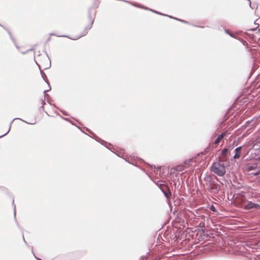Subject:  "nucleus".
<instances>
[{
    "instance_id": "aec40b11",
    "label": "nucleus",
    "mask_w": 260,
    "mask_h": 260,
    "mask_svg": "<svg viewBox=\"0 0 260 260\" xmlns=\"http://www.w3.org/2000/svg\"><path fill=\"white\" fill-rule=\"evenodd\" d=\"M211 178L213 179V180H214L215 183H217V182L219 181L218 178L216 176H211Z\"/></svg>"
},
{
    "instance_id": "4c0bfd02",
    "label": "nucleus",
    "mask_w": 260,
    "mask_h": 260,
    "mask_svg": "<svg viewBox=\"0 0 260 260\" xmlns=\"http://www.w3.org/2000/svg\"><path fill=\"white\" fill-rule=\"evenodd\" d=\"M95 138L94 137H92V139H94L96 141L99 142V140H100V138H99V137H96L95 136H94Z\"/></svg>"
},
{
    "instance_id": "412c9836",
    "label": "nucleus",
    "mask_w": 260,
    "mask_h": 260,
    "mask_svg": "<svg viewBox=\"0 0 260 260\" xmlns=\"http://www.w3.org/2000/svg\"><path fill=\"white\" fill-rule=\"evenodd\" d=\"M46 54L47 55V57H48V59L49 60V65L48 67L45 68L44 70H46V69H49L51 67V60L49 59V57L48 55L47 52H46Z\"/></svg>"
},
{
    "instance_id": "473e14b6",
    "label": "nucleus",
    "mask_w": 260,
    "mask_h": 260,
    "mask_svg": "<svg viewBox=\"0 0 260 260\" xmlns=\"http://www.w3.org/2000/svg\"><path fill=\"white\" fill-rule=\"evenodd\" d=\"M141 8L143 9L144 10H149V9H150V8H149L148 7H145L144 6H141Z\"/></svg>"
},
{
    "instance_id": "37998d69",
    "label": "nucleus",
    "mask_w": 260,
    "mask_h": 260,
    "mask_svg": "<svg viewBox=\"0 0 260 260\" xmlns=\"http://www.w3.org/2000/svg\"><path fill=\"white\" fill-rule=\"evenodd\" d=\"M140 260H148L146 257H141Z\"/></svg>"
},
{
    "instance_id": "2eb2a0df",
    "label": "nucleus",
    "mask_w": 260,
    "mask_h": 260,
    "mask_svg": "<svg viewBox=\"0 0 260 260\" xmlns=\"http://www.w3.org/2000/svg\"><path fill=\"white\" fill-rule=\"evenodd\" d=\"M224 31L225 34L229 35L231 37L238 39V38H236L232 32L229 31L225 28H224Z\"/></svg>"
},
{
    "instance_id": "de8ad7c7",
    "label": "nucleus",
    "mask_w": 260,
    "mask_h": 260,
    "mask_svg": "<svg viewBox=\"0 0 260 260\" xmlns=\"http://www.w3.org/2000/svg\"><path fill=\"white\" fill-rule=\"evenodd\" d=\"M40 109L44 110V106L42 105L41 106V107L40 108Z\"/></svg>"
},
{
    "instance_id": "49530a36",
    "label": "nucleus",
    "mask_w": 260,
    "mask_h": 260,
    "mask_svg": "<svg viewBox=\"0 0 260 260\" xmlns=\"http://www.w3.org/2000/svg\"><path fill=\"white\" fill-rule=\"evenodd\" d=\"M252 120L247 121L246 122V124H248L250 123L252 121Z\"/></svg>"
},
{
    "instance_id": "f257e3e1",
    "label": "nucleus",
    "mask_w": 260,
    "mask_h": 260,
    "mask_svg": "<svg viewBox=\"0 0 260 260\" xmlns=\"http://www.w3.org/2000/svg\"><path fill=\"white\" fill-rule=\"evenodd\" d=\"M206 182L207 189L213 194H217L221 189L220 185L218 183H215L214 180L211 178V175H207L204 178Z\"/></svg>"
},
{
    "instance_id": "052dcab7",
    "label": "nucleus",
    "mask_w": 260,
    "mask_h": 260,
    "mask_svg": "<svg viewBox=\"0 0 260 260\" xmlns=\"http://www.w3.org/2000/svg\"><path fill=\"white\" fill-rule=\"evenodd\" d=\"M140 160L141 161H143V160L142 159V158H140Z\"/></svg>"
},
{
    "instance_id": "9d476101",
    "label": "nucleus",
    "mask_w": 260,
    "mask_h": 260,
    "mask_svg": "<svg viewBox=\"0 0 260 260\" xmlns=\"http://www.w3.org/2000/svg\"><path fill=\"white\" fill-rule=\"evenodd\" d=\"M0 26H1L2 27H3L5 29H6V30L8 31V34L9 35V36H10V37L11 39V40H12V41L14 43V44H15V45L16 47L17 48H19V47H18V46L16 44L15 39L14 38V37L12 36V33L11 32V31H10L9 29H8L6 28H5L3 25H2L1 23H0Z\"/></svg>"
},
{
    "instance_id": "680f3d73",
    "label": "nucleus",
    "mask_w": 260,
    "mask_h": 260,
    "mask_svg": "<svg viewBox=\"0 0 260 260\" xmlns=\"http://www.w3.org/2000/svg\"><path fill=\"white\" fill-rule=\"evenodd\" d=\"M75 121H77L78 122V123H80L77 120V119H75Z\"/></svg>"
},
{
    "instance_id": "09e8293b",
    "label": "nucleus",
    "mask_w": 260,
    "mask_h": 260,
    "mask_svg": "<svg viewBox=\"0 0 260 260\" xmlns=\"http://www.w3.org/2000/svg\"><path fill=\"white\" fill-rule=\"evenodd\" d=\"M196 27H200V28H204V26H199V25H194Z\"/></svg>"
},
{
    "instance_id": "ddd939ff",
    "label": "nucleus",
    "mask_w": 260,
    "mask_h": 260,
    "mask_svg": "<svg viewBox=\"0 0 260 260\" xmlns=\"http://www.w3.org/2000/svg\"><path fill=\"white\" fill-rule=\"evenodd\" d=\"M12 205L14 206V218H15V222H16V223L17 225L18 226V227L20 228V225H19L18 221L16 219V206L14 205V200H13Z\"/></svg>"
},
{
    "instance_id": "f8f14e48",
    "label": "nucleus",
    "mask_w": 260,
    "mask_h": 260,
    "mask_svg": "<svg viewBox=\"0 0 260 260\" xmlns=\"http://www.w3.org/2000/svg\"><path fill=\"white\" fill-rule=\"evenodd\" d=\"M221 154L225 156H228L230 154L229 148H224L221 151Z\"/></svg>"
},
{
    "instance_id": "cd10ccee",
    "label": "nucleus",
    "mask_w": 260,
    "mask_h": 260,
    "mask_svg": "<svg viewBox=\"0 0 260 260\" xmlns=\"http://www.w3.org/2000/svg\"><path fill=\"white\" fill-rule=\"evenodd\" d=\"M44 93V98H47V99H51L50 95L46 93Z\"/></svg>"
},
{
    "instance_id": "5701e85b",
    "label": "nucleus",
    "mask_w": 260,
    "mask_h": 260,
    "mask_svg": "<svg viewBox=\"0 0 260 260\" xmlns=\"http://www.w3.org/2000/svg\"><path fill=\"white\" fill-rule=\"evenodd\" d=\"M34 48L32 47L30 49H28L26 51H25V52H22V54H26V53H28L29 51H34Z\"/></svg>"
},
{
    "instance_id": "13d9d810",
    "label": "nucleus",
    "mask_w": 260,
    "mask_h": 260,
    "mask_svg": "<svg viewBox=\"0 0 260 260\" xmlns=\"http://www.w3.org/2000/svg\"><path fill=\"white\" fill-rule=\"evenodd\" d=\"M149 11H151V12H153V11H154V10H152V9H149Z\"/></svg>"
},
{
    "instance_id": "864d4df0",
    "label": "nucleus",
    "mask_w": 260,
    "mask_h": 260,
    "mask_svg": "<svg viewBox=\"0 0 260 260\" xmlns=\"http://www.w3.org/2000/svg\"><path fill=\"white\" fill-rule=\"evenodd\" d=\"M148 165L149 166L150 168L151 169H152V168H153V166H152V165H151L148 164Z\"/></svg>"
},
{
    "instance_id": "6e6552de",
    "label": "nucleus",
    "mask_w": 260,
    "mask_h": 260,
    "mask_svg": "<svg viewBox=\"0 0 260 260\" xmlns=\"http://www.w3.org/2000/svg\"><path fill=\"white\" fill-rule=\"evenodd\" d=\"M225 134V132H222L219 134L214 142V144L215 145H218L220 141L223 138Z\"/></svg>"
},
{
    "instance_id": "b1692460",
    "label": "nucleus",
    "mask_w": 260,
    "mask_h": 260,
    "mask_svg": "<svg viewBox=\"0 0 260 260\" xmlns=\"http://www.w3.org/2000/svg\"><path fill=\"white\" fill-rule=\"evenodd\" d=\"M47 84H48V85L49 89H47V90H44V93H46V92H48V91H50V90L51 89V86H50V84H49V82L47 83Z\"/></svg>"
},
{
    "instance_id": "3c124183",
    "label": "nucleus",
    "mask_w": 260,
    "mask_h": 260,
    "mask_svg": "<svg viewBox=\"0 0 260 260\" xmlns=\"http://www.w3.org/2000/svg\"><path fill=\"white\" fill-rule=\"evenodd\" d=\"M182 169L181 167H178V171H182Z\"/></svg>"
},
{
    "instance_id": "9b49d317",
    "label": "nucleus",
    "mask_w": 260,
    "mask_h": 260,
    "mask_svg": "<svg viewBox=\"0 0 260 260\" xmlns=\"http://www.w3.org/2000/svg\"><path fill=\"white\" fill-rule=\"evenodd\" d=\"M257 164H253L252 165H249L247 167V170L248 171H251L254 170L257 168Z\"/></svg>"
},
{
    "instance_id": "bf43d9fd",
    "label": "nucleus",
    "mask_w": 260,
    "mask_h": 260,
    "mask_svg": "<svg viewBox=\"0 0 260 260\" xmlns=\"http://www.w3.org/2000/svg\"><path fill=\"white\" fill-rule=\"evenodd\" d=\"M256 28H252V29H250V30H252V31H253Z\"/></svg>"
},
{
    "instance_id": "1a4fd4ad",
    "label": "nucleus",
    "mask_w": 260,
    "mask_h": 260,
    "mask_svg": "<svg viewBox=\"0 0 260 260\" xmlns=\"http://www.w3.org/2000/svg\"><path fill=\"white\" fill-rule=\"evenodd\" d=\"M242 148V146L237 147L235 150V155L233 156L234 159H238L240 157V150Z\"/></svg>"
},
{
    "instance_id": "4d7b16f0",
    "label": "nucleus",
    "mask_w": 260,
    "mask_h": 260,
    "mask_svg": "<svg viewBox=\"0 0 260 260\" xmlns=\"http://www.w3.org/2000/svg\"><path fill=\"white\" fill-rule=\"evenodd\" d=\"M50 100H51V99H47V102H48L49 103H50Z\"/></svg>"
},
{
    "instance_id": "e2e57ef3",
    "label": "nucleus",
    "mask_w": 260,
    "mask_h": 260,
    "mask_svg": "<svg viewBox=\"0 0 260 260\" xmlns=\"http://www.w3.org/2000/svg\"><path fill=\"white\" fill-rule=\"evenodd\" d=\"M133 165H134V166H136V165H135L133 163H131Z\"/></svg>"
},
{
    "instance_id": "393cba45",
    "label": "nucleus",
    "mask_w": 260,
    "mask_h": 260,
    "mask_svg": "<svg viewBox=\"0 0 260 260\" xmlns=\"http://www.w3.org/2000/svg\"><path fill=\"white\" fill-rule=\"evenodd\" d=\"M160 170V167L158 166L157 168L154 167V172H157L158 170Z\"/></svg>"
},
{
    "instance_id": "603ef678",
    "label": "nucleus",
    "mask_w": 260,
    "mask_h": 260,
    "mask_svg": "<svg viewBox=\"0 0 260 260\" xmlns=\"http://www.w3.org/2000/svg\"><path fill=\"white\" fill-rule=\"evenodd\" d=\"M203 225H204V223H202V222H201V223L199 224V226H201H201H203Z\"/></svg>"
},
{
    "instance_id": "4468645a",
    "label": "nucleus",
    "mask_w": 260,
    "mask_h": 260,
    "mask_svg": "<svg viewBox=\"0 0 260 260\" xmlns=\"http://www.w3.org/2000/svg\"><path fill=\"white\" fill-rule=\"evenodd\" d=\"M40 74H41V75L42 78L45 81V82L46 83H48L49 81H48V80L47 79V76L46 75L45 73H44L42 70H41L40 71Z\"/></svg>"
},
{
    "instance_id": "c756f323",
    "label": "nucleus",
    "mask_w": 260,
    "mask_h": 260,
    "mask_svg": "<svg viewBox=\"0 0 260 260\" xmlns=\"http://www.w3.org/2000/svg\"><path fill=\"white\" fill-rule=\"evenodd\" d=\"M153 13H156L157 14L160 15H163V16L165 15L164 14H162V13H160L159 12H158V11H155V10H154V11H153Z\"/></svg>"
},
{
    "instance_id": "4be33fe9",
    "label": "nucleus",
    "mask_w": 260,
    "mask_h": 260,
    "mask_svg": "<svg viewBox=\"0 0 260 260\" xmlns=\"http://www.w3.org/2000/svg\"><path fill=\"white\" fill-rule=\"evenodd\" d=\"M56 108H57V109H58V110H59L60 112H61V113H62V114H63L64 115H65V116H68V113H67V112H66L65 111H63V110H61V109H59V108H57V107H56Z\"/></svg>"
},
{
    "instance_id": "dca6fc26",
    "label": "nucleus",
    "mask_w": 260,
    "mask_h": 260,
    "mask_svg": "<svg viewBox=\"0 0 260 260\" xmlns=\"http://www.w3.org/2000/svg\"><path fill=\"white\" fill-rule=\"evenodd\" d=\"M122 1L124 2H125V3H128V4H131V5H132L135 6V7H138V8H141V6H142V5H141L140 4H136H136H134V3H132L130 2H129V1H125V0H123Z\"/></svg>"
},
{
    "instance_id": "20e7f679",
    "label": "nucleus",
    "mask_w": 260,
    "mask_h": 260,
    "mask_svg": "<svg viewBox=\"0 0 260 260\" xmlns=\"http://www.w3.org/2000/svg\"><path fill=\"white\" fill-rule=\"evenodd\" d=\"M242 208L245 210H249L251 209H260V205L246 200L245 204L242 206Z\"/></svg>"
},
{
    "instance_id": "e433bc0d",
    "label": "nucleus",
    "mask_w": 260,
    "mask_h": 260,
    "mask_svg": "<svg viewBox=\"0 0 260 260\" xmlns=\"http://www.w3.org/2000/svg\"><path fill=\"white\" fill-rule=\"evenodd\" d=\"M164 16H167V17H169V18H172V19H174V18H175V17H173V16H171V15H166V14H165V15H164Z\"/></svg>"
},
{
    "instance_id": "7ed1b4c3",
    "label": "nucleus",
    "mask_w": 260,
    "mask_h": 260,
    "mask_svg": "<svg viewBox=\"0 0 260 260\" xmlns=\"http://www.w3.org/2000/svg\"><path fill=\"white\" fill-rule=\"evenodd\" d=\"M210 170L219 176H223L225 173V170L219 168L214 162L211 166Z\"/></svg>"
},
{
    "instance_id": "ea45409f",
    "label": "nucleus",
    "mask_w": 260,
    "mask_h": 260,
    "mask_svg": "<svg viewBox=\"0 0 260 260\" xmlns=\"http://www.w3.org/2000/svg\"><path fill=\"white\" fill-rule=\"evenodd\" d=\"M181 22L182 23H185V24H188V22L186 21V20H181Z\"/></svg>"
},
{
    "instance_id": "a19ab883",
    "label": "nucleus",
    "mask_w": 260,
    "mask_h": 260,
    "mask_svg": "<svg viewBox=\"0 0 260 260\" xmlns=\"http://www.w3.org/2000/svg\"><path fill=\"white\" fill-rule=\"evenodd\" d=\"M248 2H249V6L250 7V8H251L252 9H253L252 7H251V1L250 0H247Z\"/></svg>"
},
{
    "instance_id": "0eeeda50",
    "label": "nucleus",
    "mask_w": 260,
    "mask_h": 260,
    "mask_svg": "<svg viewBox=\"0 0 260 260\" xmlns=\"http://www.w3.org/2000/svg\"><path fill=\"white\" fill-rule=\"evenodd\" d=\"M16 119H20V120H22V121H23L24 122H25V123H27V124H35L36 123V121H35V122H26V121H24V120H22V119H20V118H14V119H13L11 121V122L9 123V129H8V131H7L5 134H3V135H2L0 136V138H2V137H4V136H5L6 135H7L9 133V132H10V129H11V125H12V124L13 122L15 120H16Z\"/></svg>"
},
{
    "instance_id": "39448f33",
    "label": "nucleus",
    "mask_w": 260,
    "mask_h": 260,
    "mask_svg": "<svg viewBox=\"0 0 260 260\" xmlns=\"http://www.w3.org/2000/svg\"><path fill=\"white\" fill-rule=\"evenodd\" d=\"M92 25H93V23H90L87 26L85 27L84 30L81 33V34L79 36L76 37L74 38H70V39L73 40H77L79 39V38H81L82 37H84V36H86L88 33V31L92 28Z\"/></svg>"
},
{
    "instance_id": "2f4dec72",
    "label": "nucleus",
    "mask_w": 260,
    "mask_h": 260,
    "mask_svg": "<svg viewBox=\"0 0 260 260\" xmlns=\"http://www.w3.org/2000/svg\"><path fill=\"white\" fill-rule=\"evenodd\" d=\"M253 174L254 175H258L260 174V169H258V170L256 172H255L254 173H253Z\"/></svg>"
},
{
    "instance_id": "423d86ee",
    "label": "nucleus",
    "mask_w": 260,
    "mask_h": 260,
    "mask_svg": "<svg viewBox=\"0 0 260 260\" xmlns=\"http://www.w3.org/2000/svg\"><path fill=\"white\" fill-rule=\"evenodd\" d=\"M96 11H93L92 8H90L88 11V18L90 23H93L95 17Z\"/></svg>"
},
{
    "instance_id": "a878e982",
    "label": "nucleus",
    "mask_w": 260,
    "mask_h": 260,
    "mask_svg": "<svg viewBox=\"0 0 260 260\" xmlns=\"http://www.w3.org/2000/svg\"><path fill=\"white\" fill-rule=\"evenodd\" d=\"M0 188L1 189L2 191H3L4 192H8V189L4 187L0 186Z\"/></svg>"
},
{
    "instance_id": "7c9ffc66",
    "label": "nucleus",
    "mask_w": 260,
    "mask_h": 260,
    "mask_svg": "<svg viewBox=\"0 0 260 260\" xmlns=\"http://www.w3.org/2000/svg\"><path fill=\"white\" fill-rule=\"evenodd\" d=\"M253 174L254 175H258L260 174V169H258V170L256 172H255L254 173H253Z\"/></svg>"
},
{
    "instance_id": "c85d7f7f",
    "label": "nucleus",
    "mask_w": 260,
    "mask_h": 260,
    "mask_svg": "<svg viewBox=\"0 0 260 260\" xmlns=\"http://www.w3.org/2000/svg\"><path fill=\"white\" fill-rule=\"evenodd\" d=\"M63 119H64L65 120H66V121H68L70 122L72 125H75V124H74V122H72V121H71L69 119L67 118H63Z\"/></svg>"
},
{
    "instance_id": "72a5a7b5",
    "label": "nucleus",
    "mask_w": 260,
    "mask_h": 260,
    "mask_svg": "<svg viewBox=\"0 0 260 260\" xmlns=\"http://www.w3.org/2000/svg\"><path fill=\"white\" fill-rule=\"evenodd\" d=\"M31 248L32 249V247H31ZM31 251H32V253H33V255H34L35 257L37 260H42V259H41V258H38V257L35 255V254H34V251H33V250H31Z\"/></svg>"
},
{
    "instance_id": "f03ea898",
    "label": "nucleus",
    "mask_w": 260,
    "mask_h": 260,
    "mask_svg": "<svg viewBox=\"0 0 260 260\" xmlns=\"http://www.w3.org/2000/svg\"><path fill=\"white\" fill-rule=\"evenodd\" d=\"M158 186L167 200H169L171 198L172 193L168 185L166 184H160Z\"/></svg>"
},
{
    "instance_id": "8fccbe9b",
    "label": "nucleus",
    "mask_w": 260,
    "mask_h": 260,
    "mask_svg": "<svg viewBox=\"0 0 260 260\" xmlns=\"http://www.w3.org/2000/svg\"><path fill=\"white\" fill-rule=\"evenodd\" d=\"M50 40H51V37H49L47 39V41H46V43H47L48 42L50 41Z\"/></svg>"
},
{
    "instance_id": "a18cd8bd",
    "label": "nucleus",
    "mask_w": 260,
    "mask_h": 260,
    "mask_svg": "<svg viewBox=\"0 0 260 260\" xmlns=\"http://www.w3.org/2000/svg\"><path fill=\"white\" fill-rule=\"evenodd\" d=\"M45 104H46V103H45V101H44V100H43V101H42V105L44 106V105H45Z\"/></svg>"
},
{
    "instance_id": "bb28decb",
    "label": "nucleus",
    "mask_w": 260,
    "mask_h": 260,
    "mask_svg": "<svg viewBox=\"0 0 260 260\" xmlns=\"http://www.w3.org/2000/svg\"><path fill=\"white\" fill-rule=\"evenodd\" d=\"M86 131L89 132V133L91 134L92 135H93L94 136H95L96 137H97V136L93 133L89 129H88V128H86Z\"/></svg>"
},
{
    "instance_id": "58836bf2",
    "label": "nucleus",
    "mask_w": 260,
    "mask_h": 260,
    "mask_svg": "<svg viewBox=\"0 0 260 260\" xmlns=\"http://www.w3.org/2000/svg\"><path fill=\"white\" fill-rule=\"evenodd\" d=\"M35 62H36V64L37 65V66L38 67V68H39L40 70V71L42 70L41 69L40 65L39 64H38L36 60H35Z\"/></svg>"
},
{
    "instance_id": "6e6d98bb",
    "label": "nucleus",
    "mask_w": 260,
    "mask_h": 260,
    "mask_svg": "<svg viewBox=\"0 0 260 260\" xmlns=\"http://www.w3.org/2000/svg\"><path fill=\"white\" fill-rule=\"evenodd\" d=\"M202 232L203 234H204V233H205V230L202 229Z\"/></svg>"
},
{
    "instance_id": "f3484780",
    "label": "nucleus",
    "mask_w": 260,
    "mask_h": 260,
    "mask_svg": "<svg viewBox=\"0 0 260 260\" xmlns=\"http://www.w3.org/2000/svg\"><path fill=\"white\" fill-rule=\"evenodd\" d=\"M50 36H55L58 37H66V38H70L67 35H58L57 34H55V33H50Z\"/></svg>"
},
{
    "instance_id": "a211bd4d",
    "label": "nucleus",
    "mask_w": 260,
    "mask_h": 260,
    "mask_svg": "<svg viewBox=\"0 0 260 260\" xmlns=\"http://www.w3.org/2000/svg\"><path fill=\"white\" fill-rule=\"evenodd\" d=\"M216 165H217V166H218V167L220 168H223L225 170V167L224 163L219 162L217 164H216Z\"/></svg>"
},
{
    "instance_id": "79ce46f5",
    "label": "nucleus",
    "mask_w": 260,
    "mask_h": 260,
    "mask_svg": "<svg viewBox=\"0 0 260 260\" xmlns=\"http://www.w3.org/2000/svg\"><path fill=\"white\" fill-rule=\"evenodd\" d=\"M241 42L242 43L243 45H245V43H246V41L243 39H241Z\"/></svg>"
},
{
    "instance_id": "f704fd0d",
    "label": "nucleus",
    "mask_w": 260,
    "mask_h": 260,
    "mask_svg": "<svg viewBox=\"0 0 260 260\" xmlns=\"http://www.w3.org/2000/svg\"><path fill=\"white\" fill-rule=\"evenodd\" d=\"M22 238H23V241H24V243H25L26 245H27V242L25 241V239H24L23 234H22Z\"/></svg>"
},
{
    "instance_id": "5fc2aeb1",
    "label": "nucleus",
    "mask_w": 260,
    "mask_h": 260,
    "mask_svg": "<svg viewBox=\"0 0 260 260\" xmlns=\"http://www.w3.org/2000/svg\"><path fill=\"white\" fill-rule=\"evenodd\" d=\"M254 24H255V25H257V26H259V24H258L256 23V21H254Z\"/></svg>"
},
{
    "instance_id": "6ab92c4d",
    "label": "nucleus",
    "mask_w": 260,
    "mask_h": 260,
    "mask_svg": "<svg viewBox=\"0 0 260 260\" xmlns=\"http://www.w3.org/2000/svg\"><path fill=\"white\" fill-rule=\"evenodd\" d=\"M209 209L214 212H217V210L213 205H211L209 207Z\"/></svg>"
},
{
    "instance_id": "c03bdc74",
    "label": "nucleus",
    "mask_w": 260,
    "mask_h": 260,
    "mask_svg": "<svg viewBox=\"0 0 260 260\" xmlns=\"http://www.w3.org/2000/svg\"><path fill=\"white\" fill-rule=\"evenodd\" d=\"M174 19H175L176 20H177V21H180V22H181V20H182V19H179V18H176V17H175V18H174Z\"/></svg>"
},
{
    "instance_id": "c9c22d12",
    "label": "nucleus",
    "mask_w": 260,
    "mask_h": 260,
    "mask_svg": "<svg viewBox=\"0 0 260 260\" xmlns=\"http://www.w3.org/2000/svg\"><path fill=\"white\" fill-rule=\"evenodd\" d=\"M233 187L235 189H239L240 188V187L237 186L235 185H233Z\"/></svg>"
}]
</instances>
